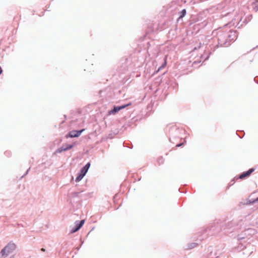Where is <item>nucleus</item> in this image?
Masks as SVG:
<instances>
[{"mask_svg": "<svg viewBox=\"0 0 258 258\" xmlns=\"http://www.w3.org/2000/svg\"><path fill=\"white\" fill-rule=\"evenodd\" d=\"M16 248L14 243H9L0 252V258H4L12 253Z\"/></svg>", "mask_w": 258, "mask_h": 258, "instance_id": "f257e3e1", "label": "nucleus"}, {"mask_svg": "<svg viewBox=\"0 0 258 258\" xmlns=\"http://www.w3.org/2000/svg\"><path fill=\"white\" fill-rule=\"evenodd\" d=\"M90 166V163H87L81 170L80 173L78 174L76 178V181L78 182L80 181L85 176L88 169Z\"/></svg>", "mask_w": 258, "mask_h": 258, "instance_id": "f03ea898", "label": "nucleus"}, {"mask_svg": "<svg viewBox=\"0 0 258 258\" xmlns=\"http://www.w3.org/2000/svg\"><path fill=\"white\" fill-rule=\"evenodd\" d=\"M131 103H130L127 104L122 105L120 106H114L112 110H111L109 111V114H114L120 110L125 108L126 107L131 105Z\"/></svg>", "mask_w": 258, "mask_h": 258, "instance_id": "7ed1b4c3", "label": "nucleus"}, {"mask_svg": "<svg viewBox=\"0 0 258 258\" xmlns=\"http://www.w3.org/2000/svg\"><path fill=\"white\" fill-rule=\"evenodd\" d=\"M84 131L85 129H82L80 131H72L70 132L69 137L71 138L78 137Z\"/></svg>", "mask_w": 258, "mask_h": 258, "instance_id": "20e7f679", "label": "nucleus"}, {"mask_svg": "<svg viewBox=\"0 0 258 258\" xmlns=\"http://www.w3.org/2000/svg\"><path fill=\"white\" fill-rule=\"evenodd\" d=\"M75 145H76V144L74 143L72 145H64V146H62L61 148H60L59 149H58L57 150V151L59 152H61L62 151H65L68 150H70V149H72Z\"/></svg>", "mask_w": 258, "mask_h": 258, "instance_id": "39448f33", "label": "nucleus"}, {"mask_svg": "<svg viewBox=\"0 0 258 258\" xmlns=\"http://www.w3.org/2000/svg\"><path fill=\"white\" fill-rule=\"evenodd\" d=\"M254 171V169L251 168L249 169L248 171L246 172L242 173L239 177V179H243L246 177L249 176L252 172H253Z\"/></svg>", "mask_w": 258, "mask_h": 258, "instance_id": "423d86ee", "label": "nucleus"}, {"mask_svg": "<svg viewBox=\"0 0 258 258\" xmlns=\"http://www.w3.org/2000/svg\"><path fill=\"white\" fill-rule=\"evenodd\" d=\"M85 220H82L80 222V223L75 228H73L71 230V233H73L79 230L84 224Z\"/></svg>", "mask_w": 258, "mask_h": 258, "instance_id": "0eeeda50", "label": "nucleus"}, {"mask_svg": "<svg viewBox=\"0 0 258 258\" xmlns=\"http://www.w3.org/2000/svg\"><path fill=\"white\" fill-rule=\"evenodd\" d=\"M252 6L254 10L255 11H258V0H255L253 3H252Z\"/></svg>", "mask_w": 258, "mask_h": 258, "instance_id": "6e6552de", "label": "nucleus"}, {"mask_svg": "<svg viewBox=\"0 0 258 258\" xmlns=\"http://www.w3.org/2000/svg\"><path fill=\"white\" fill-rule=\"evenodd\" d=\"M186 12L185 9L182 10L181 12H180V15L179 17V19H182L183 17H184L186 14Z\"/></svg>", "mask_w": 258, "mask_h": 258, "instance_id": "1a4fd4ad", "label": "nucleus"}, {"mask_svg": "<svg viewBox=\"0 0 258 258\" xmlns=\"http://www.w3.org/2000/svg\"><path fill=\"white\" fill-rule=\"evenodd\" d=\"M166 64H167L166 57H165V58L164 59V62L163 64L161 67L159 68L158 71H159L162 68H164L166 66Z\"/></svg>", "mask_w": 258, "mask_h": 258, "instance_id": "9d476101", "label": "nucleus"}, {"mask_svg": "<svg viewBox=\"0 0 258 258\" xmlns=\"http://www.w3.org/2000/svg\"><path fill=\"white\" fill-rule=\"evenodd\" d=\"M2 72H3L2 69V68L0 67V75L2 74Z\"/></svg>", "mask_w": 258, "mask_h": 258, "instance_id": "9b49d317", "label": "nucleus"}, {"mask_svg": "<svg viewBox=\"0 0 258 258\" xmlns=\"http://www.w3.org/2000/svg\"><path fill=\"white\" fill-rule=\"evenodd\" d=\"M41 250L42 251H45V248H42L41 249Z\"/></svg>", "mask_w": 258, "mask_h": 258, "instance_id": "f8f14e48", "label": "nucleus"}, {"mask_svg": "<svg viewBox=\"0 0 258 258\" xmlns=\"http://www.w3.org/2000/svg\"><path fill=\"white\" fill-rule=\"evenodd\" d=\"M255 201H258V197L256 199V200H255Z\"/></svg>", "mask_w": 258, "mask_h": 258, "instance_id": "ddd939ff", "label": "nucleus"}]
</instances>
